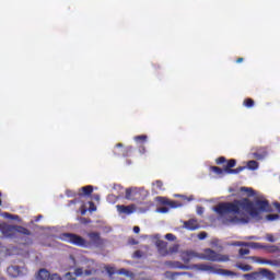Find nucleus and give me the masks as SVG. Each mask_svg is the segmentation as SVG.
<instances>
[{
	"instance_id": "a18cd8bd",
	"label": "nucleus",
	"mask_w": 280,
	"mask_h": 280,
	"mask_svg": "<svg viewBox=\"0 0 280 280\" xmlns=\"http://www.w3.org/2000/svg\"><path fill=\"white\" fill-rule=\"evenodd\" d=\"M273 205H275L276 209H278V211L280 213V203L279 202H275Z\"/></svg>"
},
{
	"instance_id": "423d86ee",
	"label": "nucleus",
	"mask_w": 280,
	"mask_h": 280,
	"mask_svg": "<svg viewBox=\"0 0 280 280\" xmlns=\"http://www.w3.org/2000/svg\"><path fill=\"white\" fill-rule=\"evenodd\" d=\"M153 242L160 253V255L165 256V255H174L178 250V245H174L170 249H167V243L164 241H161V235L156 234L153 236Z\"/></svg>"
},
{
	"instance_id": "f03ea898",
	"label": "nucleus",
	"mask_w": 280,
	"mask_h": 280,
	"mask_svg": "<svg viewBox=\"0 0 280 280\" xmlns=\"http://www.w3.org/2000/svg\"><path fill=\"white\" fill-rule=\"evenodd\" d=\"M184 261L189 262L191 259H205L206 261H219L226 262L229 261V255H222L220 253H215V250L211 248H206L203 253L196 252H184L182 255Z\"/></svg>"
},
{
	"instance_id": "393cba45",
	"label": "nucleus",
	"mask_w": 280,
	"mask_h": 280,
	"mask_svg": "<svg viewBox=\"0 0 280 280\" xmlns=\"http://www.w3.org/2000/svg\"><path fill=\"white\" fill-rule=\"evenodd\" d=\"M241 191H246L249 196L255 195V191L253 190V188L242 187Z\"/></svg>"
},
{
	"instance_id": "5701e85b",
	"label": "nucleus",
	"mask_w": 280,
	"mask_h": 280,
	"mask_svg": "<svg viewBox=\"0 0 280 280\" xmlns=\"http://www.w3.org/2000/svg\"><path fill=\"white\" fill-rule=\"evenodd\" d=\"M279 218V214H268L266 217V220H268L269 222H275V220H277Z\"/></svg>"
},
{
	"instance_id": "2f4dec72",
	"label": "nucleus",
	"mask_w": 280,
	"mask_h": 280,
	"mask_svg": "<svg viewBox=\"0 0 280 280\" xmlns=\"http://www.w3.org/2000/svg\"><path fill=\"white\" fill-rule=\"evenodd\" d=\"M49 280H62V278H60L59 276H58V273H50V278H49Z\"/></svg>"
},
{
	"instance_id": "0eeeda50",
	"label": "nucleus",
	"mask_w": 280,
	"mask_h": 280,
	"mask_svg": "<svg viewBox=\"0 0 280 280\" xmlns=\"http://www.w3.org/2000/svg\"><path fill=\"white\" fill-rule=\"evenodd\" d=\"M8 275H9V277L16 279V278L23 277V275H25V269L18 267V266H11L8 268Z\"/></svg>"
},
{
	"instance_id": "bb28decb",
	"label": "nucleus",
	"mask_w": 280,
	"mask_h": 280,
	"mask_svg": "<svg viewBox=\"0 0 280 280\" xmlns=\"http://www.w3.org/2000/svg\"><path fill=\"white\" fill-rule=\"evenodd\" d=\"M236 165V161L235 160H230L226 164V166L224 167H228V170H231V167H235Z\"/></svg>"
},
{
	"instance_id": "c756f323",
	"label": "nucleus",
	"mask_w": 280,
	"mask_h": 280,
	"mask_svg": "<svg viewBox=\"0 0 280 280\" xmlns=\"http://www.w3.org/2000/svg\"><path fill=\"white\" fill-rule=\"evenodd\" d=\"M165 240H168V242H174V240H176V236H174V234L168 233L165 235Z\"/></svg>"
},
{
	"instance_id": "a211bd4d",
	"label": "nucleus",
	"mask_w": 280,
	"mask_h": 280,
	"mask_svg": "<svg viewBox=\"0 0 280 280\" xmlns=\"http://www.w3.org/2000/svg\"><path fill=\"white\" fill-rule=\"evenodd\" d=\"M226 167H224V170L218 167V166H212L211 171L214 172V174H217V176H224V174H226Z\"/></svg>"
},
{
	"instance_id": "7c9ffc66",
	"label": "nucleus",
	"mask_w": 280,
	"mask_h": 280,
	"mask_svg": "<svg viewBox=\"0 0 280 280\" xmlns=\"http://www.w3.org/2000/svg\"><path fill=\"white\" fill-rule=\"evenodd\" d=\"M238 253L240 255H249L250 250L248 248H241Z\"/></svg>"
},
{
	"instance_id": "39448f33",
	"label": "nucleus",
	"mask_w": 280,
	"mask_h": 280,
	"mask_svg": "<svg viewBox=\"0 0 280 280\" xmlns=\"http://www.w3.org/2000/svg\"><path fill=\"white\" fill-rule=\"evenodd\" d=\"M60 240H62V242H68L69 244H74V246H82L83 248H89V246H91V243L82 236L71 233L61 234Z\"/></svg>"
},
{
	"instance_id": "b1692460",
	"label": "nucleus",
	"mask_w": 280,
	"mask_h": 280,
	"mask_svg": "<svg viewBox=\"0 0 280 280\" xmlns=\"http://www.w3.org/2000/svg\"><path fill=\"white\" fill-rule=\"evenodd\" d=\"M254 159H257V161H261V160L266 159V153L259 154V153L255 152Z\"/></svg>"
},
{
	"instance_id": "603ef678",
	"label": "nucleus",
	"mask_w": 280,
	"mask_h": 280,
	"mask_svg": "<svg viewBox=\"0 0 280 280\" xmlns=\"http://www.w3.org/2000/svg\"><path fill=\"white\" fill-rule=\"evenodd\" d=\"M0 207H1V199H0Z\"/></svg>"
},
{
	"instance_id": "c85d7f7f",
	"label": "nucleus",
	"mask_w": 280,
	"mask_h": 280,
	"mask_svg": "<svg viewBox=\"0 0 280 280\" xmlns=\"http://www.w3.org/2000/svg\"><path fill=\"white\" fill-rule=\"evenodd\" d=\"M246 246H249L250 248H261L259 243H246Z\"/></svg>"
},
{
	"instance_id": "20e7f679",
	"label": "nucleus",
	"mask_w": 280,
	"mask_h": 280,
	"mask_svg": "<svg viewBox=\"0 0 280 280\" xmlns=\"http://www.w3.org/2000/svg\"><path fill=\"white\" fill-rule=\"evenodd\" d=\"M196 270H201L202 272H208V275H221L222 277H235L236 273L226 270V269H220L217 266H212L209 264H200L195 266Z\"/></svg>"
},
{
	"instance_id": "37998d69",
	"label": "nucleus",
	"mask_w": 280,
	"mask_h": 280,
	"mask_svg": "<svg viewBox=\"0 0 280 280\" xmlns=\"http://www.w3.org/2000/svg\"><path fill=\"white\" fill-rule=\"evenodd\" d=\"M90 211H95V206L93 205V202H90Z\"/></svg>"
},
{
	"instance_id": "8fccbe9b",
	"label": "nucleus",
	"mask_w": 280,
	"mask_h": 280,
	"mask_svg": "<svg viewBox=\"0 0 280 280\" xmlns=\"http://www.w3.org/2000/svg\"><path fill=\"white\" fill-rule=\"evenodd\" d=\"M81 213H82V215H84V213H86V210L81 211Z\"/></svg>"
},
{
	"instance_id": "cd10ccee",
	"label": "nucleus",
	"mask_w": 280,
	"mask_h": 280,
	"mask_svg": "<svg viewBox=\"0 0 280 280\" xmlns=\"http://www.w3.org/2000/svg\"><path fill=\"white\" fill-rule=\"evenodd\" d=\"M176 198H183L184 200H188V202H191V200H194V196L190 197H186L183 195H175Z\"/></svg>"
},
{
	"instance_id": "3c124183",
	"label": "nucleus",
	"mask_w": 280,
	"mask_h": 280,
	"mask_svg": "<svg viewBox=\"0 0 280 280\" xmlns=\"http://www.w3.org/2000/svg\"><path fill=\"white\" fill-rule=\"evenodd\" d=\"M23 233H27V230H23Z\"/></svg>"
},
{
	"instance_id": "1a4fd4ad",
	"label": "nucleus",
	"mask_w": 280,
	"mask_h": 280,
	"mask_svg": "<svg viewBox=\"0 0 280 280\" xmlns=\"http://www.w3.org/2000/svg\"><path fill=\"white\" fill-rule=\"evenodd\" d=\"M0 229L2 230V233L5 237H11L14 231L21 232V228H14L10 225H0Z\"/></svg>"
},
{
	"instance_id": "6ab92c4d",
	"label": "nucleus",
	"mask_w": 280,
	"mask_h": 280,
	"mask_svg": "<svg viewBox=\"0 0 280 280\" xmlns=\"http://www.w3.org/2000/svg\"><path fill=\"white\" fill-rule=\"evenodd\" d=\"M249 259H252V261H254L255 264H261V265L272 264L270 262V260H264L262 258H259V257H249Z\"/></svg>"
},
{
	"instance_id": "49530a36",
	"label": "nucleus",
	"mask_w": 280,
	"mask_h": 280,
	"mask_svg": "<svg viewBox=\"0 0 280 280\" xmlns=\"http://www.w3.org/2000/svg\"><path fill=\"white\" fill-rule=\"evenodd\" d=\"M133 257H141V252H136V253L133 254Z\"/></svg>"
},
{
	"instance_id": "f3484780",
	"label": "nucleus",
	"mask_w": 280,
	"mask_h": 280,
	"mask_svg": "<svg viewBox=\"0 0 280 280\" xmlns=\"http://www.w3.org/2000/svg\"><path fill=\"white\" fill-rule=\"evenodd\" d=\"M236 268H238V270H243V272H250V270H253V267L250 265H244V264H236Z\"/></svg>"
},
{
	"instance_id": "412c9836",
	"label": "nucleus",
	"mask_w": 280,
	"mask_h": 280,
	"mask_svg": "<svg viewBox=\"0 0 280 280\" xmlns=\"http://www.w3.org/2000/svg\"><path fill=\"white\" fill-rule=\"evenodd\" d=\"M81 190L83 191V194H85V196H89V194H93V186L82 187Z\"/></svg>"
},
{
	"instance_id": "ddd939ff",
	"label": "nucleus",
	"mask_w": 280,
	"mask_h": 280,
	"mask_svg": "<svg viewBox=\"0 0 280 280\" xmlns=\"http://www.w3.org/2000/svg\"><path fill=\"white\" fill-rule=\"evenodd\" d=\"M50 273L47 269H40L36 276L37 280H49Z\"/></svg>"
},
{
	"instance_id": "aec40b11",
	"label": "nucleus",
	"mask_w": 280,
	"mask_h": 280,
	"mask_svg": "<svg viewBox=\"0 0 280 280\" xmlns=\"http://www.w3.org/2000/svg\"><path fill=\"white\" fill-rule=\"evenodd\" d=\"M89 237L91 240V244H98L100 243V234H97V233H90Z\"/></svg>"
},
{
	"instance_id": "de8ad7c7",
	"label": "nucleus",
	"mask_w": 280,
	"mask_h": 280,
	"mask_svg": "<svg viewBox=\"0 0 280 280\" xmlns=\"http://www.w3.org/2000/svg\"><path fill=\"white\" fill-rule=\"evenodd\" d=\"M236 62H244V58H238Z\"/></svg>"
},
{
	"instance_id": "4be33fe9",
	"label": "nucleus",
	"mask_w": 280,
	"mask_h": 280,
	"mask_svg": "<svg viewBox=\"0 0 280 280\" xmlns=\"http://www.w3.org/2000/svg\"><path fill=\"white\" fill-rule=\"evenodd\" d=\"M254 104L255 101H253V98H247L244 101V106H246L247 108H250Z\"/></svg>"
},
{
	"instance_id": "7ed1b4c3",
	"label": "nucleus",
	"mask_w": 280,
	"mask_h": 280,
	"mask_svg": "<svg viewBox=\"0 0 280 280\" xmlns=\"http://www.w3.org/2000/svg\"><path fill=\"white\" fill-rule=\"evenodd\" d=\"M71 262L74 264L70 270H73V272L69 271L65 275V280H75V277H89V275H93L95 272L94 269H91V266H93V260H81L80 262H75V259L71 258Z\"/></svg>"
},
{
	"instance_id": "dca6fc26",
	"label": "nucleus",
	"mask_w": 280,
	"mask_h": 280,
	"mask_svg": "<svg viewBox=\"0 0 280 280\" xmlns=\"http://www.w3.org/2000/svg\"><path fill=\"white\" fill-rule=\"evenodd\" d=\"M247 170H252V171L259 170V163L255 160L248 161L247 162Z\"/></svg>"
},
{
	"instance_id": "a19ab883",
	"label": "nucleus",
	"mask_w": 280,
	"mask_h": 280,
	"mask_svg": "<svg viewBox=\"0 0 280 280\" xmlns=\"http://www.w3.org/2000/svg\"><path fill=\"white\" fill-rule=\"evenodd\" d=\"M267 240L268 242H276L275 236H272L271 234L267 235Z\"/></svg>"
},
{
	"instance_id": "2eb2a0df",
	"label": "nucleus",
	"mask_w": 280,
	"mask_h": 280,
	"mask_svg": "<svg viewBox=\"0 0 280 280\" xmlns=\"http://www.w3.org/2000/svg\"><path fill=\"white\" fill-rule=\"evenodd\" d=\"M244 170H246V166L237 167V168H234V170L225 167V174H240V172H244Z\"/></svg>"
},
{
	"instance_id": "f257e3e1",
	"label": "nucleus",
	"mask_w": 280,
	"mask_h": 280,
	"mask_svg": "<svg viewBox=\"0 0 280 280\" xmlns=\"http://www.w3.org/2000/svg\"><path fill=\"white\" fill-rule=\"evenodd\" d=\"M213 211L219 215L222 224H240V222L246 224L250 218L261 220V213L270 211V206L264 197L256 195L255 203L248 199L219 203Z\"/></svg>"
},
{
	"instance_id": "f8f14e48",
	"label": "nucleus",
	"mask_w": 280,
	"mask_h": 280,
	"mask_svg": "<svg viewBox=\"0 0 280 280\" xmlns=\"http://www.w3.org/2000/svg\"><path fill=\"white\" fill-rule=\"evenodd\" d=\"M259 275H261V279L266 280H275V273L272 271H269L267 269H262L259 271Z\"/></svg>"
},
{
	"instance_id": "6e6552de",
	"label": "nucleus",
	"mask_w": 280,
	"mask_h": 280,
	"mask_svg": "<svg viewBox=\"0 0 280 280\" xmlns=\"http://www.w3.org/2000/svg\"><path fill=\"white\" fill-rule=\"evenodd\" d=\"M116 209H117L118 213H124L125 215H130V214L135 213V211H137V206H135V205H129V206L118 205V206H116Z\"/></svg>"
},
{
	"instance_id": "c9c22d12",
	"label": "nucleus",
	"mask_w": 280,
	"mask_h": 280,
	"mask_svg": "<svg viewBox=\"0 0 280 280\" xmlns=\"http://www.w3.org/2000/svg\"><path fill=\"white\" fill-rule=\"evenodd\" d=\"M118 275H126L127 277L130 275V272L129 271H127L126 269H120L119 271H118Z\"/></svg>"
},
{
	"instance_id": "473e14b6",
	"label": "nucleus",
	"mask_w": 280,
	"mask_h": 280,
	"mask_svg": "<svg viewBox=\"0 0 280 280\" xmlns=\"http://www.w3.org/2000/svg\"><path fill=\"white\" fill-rule=\"evenodd\" d=\"M145 139H148L147 136H138L135 138V141H145Z\"/></svg>"
},
{
	"instance_id": "e433bc0d",
	"label": "nucleus",
	"mask_w": 280,
	"mask_h": 280,
	"mask_svg": "<svg viewBox=\"0 0 280 280\" xmlns=\"http://www.w3.org/2000/svg\"><path fill=\"white\" fill-rule=\"evenodd\" d=\"M154 186L158 188V189H162L163 188V183L162 182H155Z\"/></svg>"
},
{
	"instance_id": "9b49d317",
	"label": "nucleus",
	"mask_w": 280,
	"mask_h": 280,
	"mask_svg": "<svg viewBox=\"0 0 280 280\" xmlns=\"http://www.w3.org/2000/svg\"><path fill=\"white\" fill-rule=\"evenodd\" d=\"M184 229L196 231V229H199L198 221H196V219H190L189 221L184 222Z\"/></svg>"
},
{
	"instance_id": "c03bdc74",
	"label": "nucleus",
	"mask_w": 280,
	"mask_h": 280,
	"mask_svg": "<svg viewBox=\"0 0 280 280\" xmlns=\"http://www.w3.org/2000/svg\"><path fill=\"white\" fill-rule=\"evenodd\" d=\"M140 231H141V229L139 226L133 228V233H139Z\"/></svg>"
},
{
	"instance_id": "4468645a",
	"label": "nucleus",
	"mask_w": 280,
	"mask_h": 280,
	"mask_svg": "<svg viewBox=\"0 0 280 280\" xmlns=\"http://www.w3.org/2000/svg\"><path fill=\"white\" fill-rule=\"evenodd\" d=\"M126 200H137V189H126Z\"/></svg>"
},
{
	"instance_id": "f704fd0d",
	"label": "nucleus",
	"mask_w": 280,
	"mask_h": 280,
	"mask_svg": "<svg viewBox=\"0 0 280 280\" xmlns=\"http://www.w3.org/2000/svg\"><path fill=\"white\" fill-rule=\"evenodd\" d=\"M197 213H198V215H202L205 213V208L197 207Z\"/></svg>"
},
{
	"instance_id": "09e8293b",
	"label": "nucleus",
	"mask_w": 280,
	"mask_h": 280,
	"mask_svg": "<svg viewBox=\"0 0 280 280\" xmlns=\"http://www.w3.org/2000/svg\"><path fill=\"white\" fill-rule=\"evenodd\" d=\"M248 240H257V237L250 236V237H248Z\"/></svg>"
},
{
	"instance_id": "4c0bfd02",
	"label": "nucleus",
	"mask_w": 280,
	"mask_h": 280,
	"mask_svg": "<svg viewBox=\"0 0 280 280\" xmlns=\"http://www.w3.org/2000/svg\"><path fill=\"white\" fill-rule=\"evenodd\" d=\"M232 246H246L245 242H235L232 244Z\"/></svg>"
},
{
	"instance_id": "ea45409f",
	"label": "nucleus",
	"mask_w": 280,
	"mask_h": 280,
	"mask_svg": "<svg viewBox=\"0 0 280 280\" xmlns=\"http://www.w3.org/2000/svg\"><path fill=\"white\" fill-rule=\"evenodd\" d=\"M158 213H167V208L158 209Z\"/></svg>"
},
{
	"instance_id": "a878e982",
	"label": "nucleus",
	"mask_w": 280,
	"mask_h": 280,
	"mask_svg": "<svg viewBox=\"0 0 280 280\" xmlns=\"http://www.w3.org/2000/svg\"><path fill=\"white\" fill-rule=\"evenodd\" d=\"M2 218H10L11 220H19V217H18V215H12V214H10V213H8V212H4V213L2 214Z\"/></svg>"
},
{
	"instance_id": "72a5a7b5",
	"label": "nucleus",
	"mask_w": 280,
	"mask_h": 280,
	"mask_svg": "<svg viewBox=\"0 0 280 280\" xmlns=\"http://www.w3.org/2000/svg\"><path fill=\"white\" fill-rule=\"evenodd\" d=\"M106 270H107V272H108L109 276L115 275V268H113V267H106Z\"/></svg>"
},
{
	"instance_id": "79ce46f5",
	"label": "nucleus",
	"mask_w": 280,
	"mask_h": 280,
	"mask_svg": "<svg viewBox=\"0 0 280 280\" xmlns=\"http://www.w3.org/2000/svg\"><path fill=\"white\" fill-rule=\"evenodd\" d=\"M199 240H205L207 237V233L202 232L198 235Z\"/></svg>"
},
{
	"instance_id": "58836bf2",
	"label": "nucleus",
	"mask_w": 280,
	"mask_h": 280,
	"mask_svg": "<svg viewBox=\"0 0 280 280\" xmlns=\"http://www.w3.org/2000/svg\"><path fill=\"white\" fill-rule=\"evenodd\" d=\"M224 161H226V159H224V158L217 159L218 165H221V163H224Z\"/></svg>"
},
{
	"instance_id": "9d476101",
	"label": "nucleus",
	"mask_w": 280,
	"mask_h": 280,
	"mask_svg": "<svg viewBox=\"0 0 280 280\" xmlns=\"http://www.w3.org/2000/svg\"><path fill=\"white\" fill-rule=\"evenodd\" d=\"M158 201L161 202V205H167L171 207V209H178V207H182L180 203H177L176 201H172L165 197H158Z\"/></svg>"
}]
</instances>
